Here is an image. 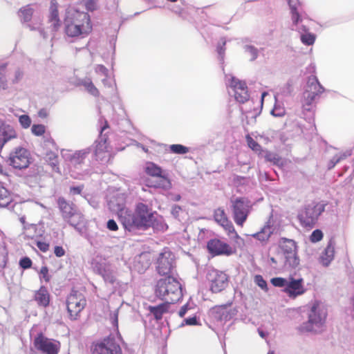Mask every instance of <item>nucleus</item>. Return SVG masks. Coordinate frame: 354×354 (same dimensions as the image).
<instances>
[{
	"label": "nucleus",
	"mask_w": 354,
	"mask_h": 354,
	"mask_svg": "<svg viewBox=\"0 0 354 354\" xmlns=\"http://www.w3.org/2000/svg\"><path fill=\"white\" fill-rule=\"evenodd\" d=\"M132 225L143 229L152 227L154 230L161 231L167 229V225L162 221L156 218L154 214L149 207L142 203L136 205L135 212L132 216Z\"/></svg>",
	"instance_id": "nucleus-1"
},
{
	"label": "nucleus",
	"mask_w": 354,
	"mask_h": 354,
	"mask_svg": "<svg viewBox=\"0 0 354 354\" xmlns=\"http://www.w3.org/2000/svg\"><path fill=\"white\" fill-rule=\"evenodd\" d=\"M154 292L159 299L173 304L183 297L181 285L172 276H167L158 280Z\"/></svg>",
	"instance_id": "nucleus-2"
},
{
	"label": "nucleus",
	"mask_w": 354,
	"mask_h": 354,
	"mask_svg": "<svg viewBox=\"0 0 354 354\" xmlns=\"http://www.w3.org/2000/svg\"><path fill=\"white\" fill-rule=\"evenodd\" d=\"M57 203L62 218L71 225L77 229L78 226L84 223V215L77 210L76 205L73 203L60 196L57 198Z\"/></svg>",
	"instance_id": "nucleus-3"
},
{
	"label": "nucleus",
	"mask_w": 354,
	"mask_h": 354,
	"mask_svg": "<svg viewBox=\"0 0 354 354\" xmlns=\"http://www.w3.org/2000/svg\"><path fill=\"white\" fill-rule=\"evenodd\" d=\"M327 317L326 308L319 301H315L308 314V322L304 323L299 328L301 332H311L315 327L324 325Z\"/></svg>",
	"instance_id": "nucleus-4"
},
{
	"label": "nucleus",
	"mask_w": 354,
	"mask_h": 354,
	"mask_svg": "<svg viewBox=\"0 0 354 354\" xmlns=\"http://www.w3.org/2000/svg\"><path fill=\"white\" fill-rule=\"evenodd\" d=\"M231 209L235 223L243 227L252 209L250 201L245 197L231 199Z\"/></svg>",
	"instance_id": "nucleus-5"
},
{
	"label": "nucleus",
	"mask_w": 354,
	"mask_h": 354,
	"mask_svg": "<svg viewBox=\"0 0 354 354\" xmlns=\"http://www.w3.org/2000/svg\"><path fill=\"white\" fill-rule=\"evenodd\" d=\"M66 305L68 318L72 321L77 320L86 306V299L82 292L73 289L66 297Z\"/></svg>",
	"instance_id": "nucleus-6"
},
{
	"label": "nucleus",
	"mask_w": 354,
	"mask_h": 354,
	"mask_svg": "<svg viewBox=\"0 0 354 354\" xmlns=\"http://www.w3.org/2000/svg\"><path fill=\"white\" fill-rule=\"evenodd\" d=\"M324 209L325 204L321 203L313 202L306 205L298 214L301 225L304 227H313Z\"/></svg>",
	"instance_id": "nucleus-7"
},
{
	"label": "nucleus",
	"mask_w": 354,
	"mask_h": 354,
	"mask_svg": "<svg viewBox=\"0 0 354 354\" xmlns=\"http://www.w3.org/2000/svg\"><path fill=\"white\" fill-rule=\"evenodd\" d=\"M145 173L151 177L157 178L156 181L148 180L146 185L149 187L169 189L171 187L169 179L162 175V169L156 164L149 162H147L145 168Z\"/></svg>",
	"instance_id": "nucleus-8"
},
{
	"label": "nucleus",
	"mask_w": 354,
	"mask_h": 354,
	"mask_svg": "<svg viewBox=\"0 0 354 354\" xmlns=\"http://www.w3.org/2000/svg\"><path fill=\"white\" fill-rule=\"evenodd\" d=\"M213 216L215 222L223 228L230 239L236 243L239 240L243 241L223 207H218L214 209Z\"/></svg>",
	"instance_id": "nucleus-9"
},
{
	"label": "nucleus",
	"mask_w": 354,
	"mask_h": 354,
	"mask_svg": "<svg viewBox=\"0 0 354 354\" xmlns=\"http://www.w3.org/2000/svg\"><path fill=\"white\" fill-rule=\"evenodd\" d=\"M35 348L43 354H58L61 344L58 340L48 338L42 333H39L34 339Z\"/></svg>",
	"instance_id": "nucleus-10"
},
{
	"label": "nucleus",
	"mask_w": 354,
	"mask_h": 354,
	"mask_svg": "<svg viewBox=\"0 0 354 354\" xmlns=\"http://www.w3.org/2000/svg\"><path fill=\"white\" fill-rule=\"evenodd\" d=\"M64 19L75 25H82L84 26V29L92 31L93 27L91 17L87 12H81L75 9H70L66 11Z\"/></svg>",
	"instance_id": "nucleus-11"
},
{
	"label": "nucleus",
	"mask_w": 354,
	"mask_h": 354,
	"mask_svg": "<svg viewBox=\"0 0 354 354\" xmlns=\"http://www.w3.org/2000/svg\"><path fill=\"white\" fill-rule=\"evenodd\" d=\"M207 248L212 256H230L236 252V250L228 243L216 238L210 239L207 242Z\"/></svg>",
	"instance_id": "nucleus-12"
},
{
	"label": "nucleus",
	"mask_w": 354,
	"mask_h": 354,
	"mask_svg": "<svg viewBox=\"0 0 354 354\" xmlns=\"http://www.w3.org/2000/svg\"><path fill=\"white\" fill-rule=\"evenodd\" d=\"M208 279L210 282V290L214 293L221 292L228 285L227 274L217 270H212L208 273Z\"/></svg>",
	"instance_id": "nucleus-13"
},
{
	"label": "nucleus",
	"mask_w": 354,
	"mask_h": 354,
	"mask_svg": "<svg viewBox=\"0 0 354 354\" xmlns=\"http://www.w3.org/2000/svg\"><path fill=\"white\" fill-rule=\"evenodd\" d=\"M10 165L19 169L27 168L30 165V153L27 149L19 147L10 155Z\"/></svg>",
	"instance_id": "nucleus-14"
},
{
	"label": "nucleus",
	"mask_w": 354,
	"mask_h": 354,
	"mask_svg": "<svg viewBox=\"0 0 354 354\" xmlns=\"http://www.w3.org/2000/svg\"><path fill=\"white\" fill-rule=\"evenodd\" d=\"M289 297L296 298L305 293L306 288L304 285V279L302 278L295 279L290 277L288 279L286 287L283 289Z\"/></svg>",
	"instance_id": "nucleus-15"
},
{
	"label": "nucleus",
	"mask_w": 354,
	"mask_h": 354,
	"mask_svg": "<svg viewBox=\"0 0 354 354\" xmlns=\"http://www.w3.org/2000/svg\"><path fill=\"white\" fill-rule=\"evenodd\" d=\"M230 86L234 91V97L237 102L243 104L249 100L248 87L245 82L233 77L231 79Z\"/></svg>",
	"instance_id": "nucleus-16"
},
{
	"label": "nucleus",
	"mask_w": 354,
	"mask_h": 354,
	"mask_svg": "<svg viewBox=\"0 0 354 354\" xmlns=\"http://www.w3.org/2000/svg\"><path fill=\"white\" fill-rule=\"evenodd\" d=\"M113 351L116 354H121V349L119 345L116 344L113 339L109 338L104 339L102 342L97 343L93 347V353L95 354H113Z\"/></svg>",
	"instance_id": "nucleus-17"
},
{
	"label": "nucleus",
	"mask_w": 354,
	"mask_h": 354,
	"mask_svg": "<svg viewBox=\"0 0 354 354\" xmlns=\"http://www.w3.org/2000/svg\"><path fill=\"white\" fill-rule=\"evenodd\" d=\"M58 3L56 0H51L48 15V22L53 31H57L61 26L62 21L59 18Z\"/></svg>",
	"instance_id": "nucleus-18"
},
{
	"label": "nucleus",
	"mask_w": 354,
	"mask_h": 354,
	"mask_svg": "<svg viewBox=\"0 0 354 354\" xmlns=\"http://www.w3.org/2000/svg\"><path fill=\"white\" fill-rule=\"evenodd\" d=\"M290 250L284 249L285 265L290 268H296L299 265V259L297 254L296 243L292 240H288Z\"/></svg>",
	"instance_id": "nucleus-19"
},
{
	"label": "nucleus",
	"mask_w": 354,
	"mask_h": 354,
	"mask_svg": "<svg viewBox=\"0 0 354 354\" xmlns=\"http://www.w3.org/2000/svg\"><path fill=\"white\" fill-rule=\"evenodd\" d=\"M84 26L75 25L72 22L64 19V32L66 35L70 37H77L81 35H88L91 33L84 28Z\"/></svg>",
	"instance_id": "nucleus-20"
},
{
	"label": "nucleus",
	"mask_w": 354,
	"mask_h": 354,
	"mask_svg": "<svg viewBox=\"0 0 354 354\" xmlns=\"http://www.w3.org/2000/svg\"><path fill=\"white\" fill-rule=\"evenodd\" d=\"M17 137V133L15 129L8 124H1L0 126V149L10 140Z\"/></svg>",
	"instance_id": "nucleus-21"
},
{
	"label": "nucleus",
	"mask_w": 354,
	"mask_h": 354,
	"mask_svg": "<svg viewBox=\"0 0 354 354\" xmlns=\"http://www.w3.org/2000/svg\"><path fill=\"white\" fill-rule=\"evenodd\" d=\"M174 268L171 259L162 255L158 259L157 271L160 275L171 276Z\"/></svg>",
	"instance_id": "nucleus-22"
},
{
	"label": "nucleus",
	"mask_w": 354,
	"mask_h": 354,
	"mask_svg": "<svg viewBox=\"0 0 354 354\" xmlns=\"http://www.w3.org/2000/svg\"><path fill=\"white\" fill-rule=\"evenodd\" d=\"M34 298L39 306L46 308L48 306L50 300V294L47 288L42 286L35 292Z\"/></svg>",
	"instance_id": "nucleus-23"
},
{
	"label": "nucleus",
	"mask_w": 354,
	"mask_h": 354,
	"mask_svg": "<svg viewBox=\"0 0 354 354\" xmlns=\"http://www.w3.org/2000/svg\"><path fill=\"white\" fill-rule=\"evenodd\" d=\"M13 201V194L0 181V208L8 207Z\"/></svg>",
	"instance_id": "nucleus-24"
},
{
	"label": "nucleus",
	"mask_w": 354,
	"mask_h": 354,
	"mask_svg": "<svg viewBox=\"0 0 354 354\" xmlns=\"http://www.w3.org/2000/svg\"><path fill=\"white\" fill-rule=\"evenodd\" d=\"M335 241L330 239L320 257V262L325 266L330 264L335 255Z\"/></svg>",
	"instance_id": "nucleus-25"
},
{
	"label": "nucleus",
	"mask_w": 354,
	"mask_h": 354,
	"mask_svg": "<svg viewBox=\"0 0 354 354\" xmlns=\"http://www.w3.org/2000/svg\"><path fill=\"white\" fill-rule=\"evenodd\" d=\"M171 304V302L165 301L164 303L156 306H149L148 307V310L151 314H153L156 320H160L162 318L163 315L169 311V305Z\"/></svg>",
	"instance_id": "nucleus-26"
},
{
	"label": "nucleus",
	"mask_w": 354,
	"mask_h": 354,
	"mask_svg": "<svg viewBox=\"0 0 354 354\" xmlns=\"http://www.w3.org/2000/svg\"><path fill=\"white\" fill-rule=\"evenodd\" d=\"M33 8L30 4L21 7L18 11V15L23 22H29L32 17Z\"/></svg>",
	"instance_id": "nucleus-27"
},
{
	"label": "nucleus",
	"mask_w": 354,
	"mask_h": 354,
	"mask_svg": "<svg viewBox=\"0 0 354 354\" xmlns=\"http://www.w3.org/2000/svg\"><path fill=\"white\" fill-rule=\"evenodd\" d=\"M308 89L306 91H313L315 93H322L324 92V88L319 82L315 75H311L308 77L307 82Z\"/></svg>",
	"instance_id": "nucleus-28"
},
{
	"label": "nucleus",
	"mask_w": 354,
	"mask_h": 354,
	"mask_svg": "<svg viewBox=\"0 0 354 354\" xmlns=\"http://www.w3.org/2000/svg\"><path fill=\"white\" fill-rule=\"evenodd\" d=\"M95 154L96 157L100 160L104 159L109 156L108 145L106 141L100 142L97 144L95 147Z\"/></svg>",
	"instance_id": "nucleus-29"
},
{
	"label": "nucleus",
	"mask_w": 354,
	"mask_h": 354,
	"mask_svg": "<svg viewBox=\"0 0 354 354\" xmlns=\"http://www.w3.org/2000/svg\"><path fill=\"white\" fill-rule=\"evenodd\" d=\"M319 93H315L313 91H306L304 93V102L303 107L307 110L310 111L311 109V106L313 102L315 101V97L318 95Z\"/></svg>",
	"instance_id": "nucleus-30"
},
{
	"label": "nucleus",
	"mask_w": 354,
	"mask_h": 354,
	"mask_svg": "<svg viewBox=\"0 0 354 354\" xmlns=\"http://www.w3.org/2000/svg\"><path fill=\"white\" fill-rule=\"evenodd\" d=\"M80 85L83 86L86 90L93 96L99 97L100 91L97 87L94 85L93 82L90 79H85L80 82Z\"/></svg>",
	"instance_id": "nucleus-31"
},
{
	"label": "nucleus",
	"mask_w": 354,
	"mask_h": 354,
	"mask_svg": "<svg viewBox=\"0 0 354 354\" xmlns=\"http://www.w3.org/2000/svg\"><path fill=\"white\" fill-rule=\"evenodd\" d=\"M272 234L271 228L269 225L264 226L261 230L252 236L261 241H268Z\"/></svg>",
	"instance_id": "nucleus-32"
},
{
	"label": "nucleus",
	"mask_w": 354,
	"mask_h": 354,
	"mask_svg": "<svg viewBox=\"0 0 354 354\" xmlns=\"http://www.w3.org/2000/svg\"><path fill=\"white\" fill-rule=\"evenodd\" d=\"M245 140L248 144V146L254 152L258 153V155L263 154V150L262 147L255 141L249 134L246 135Z\"/></svg>",
	"instance_id": "nucleus-33"
},
{
	"label": "nucleus",
	"mask_w": 354,
	"mask_h": 354,
	"mask_svg": "<svg viewBox=\"0 0 354 354\" xmlns=\"http://www.w3.org/2000/svg\"><path fill=\"white\" fill-rule=\"evenodd\" d=\"M264 158L266 161L272 162L274 165H277L281 162V158L273 152L269 151H263V152Z\"/></svg>",
	"instance_id": "nucleus-34"
},
{
	"label": "nucleus",
	"mask_w": 354,
	"mask_h": 354,
	"mask_svg": "<svg viewBox=\"0 0 354 354\" xmlns=\"http://www.w3.org/2000/svg\"><path fill=\"white\" fill-rule=\"evenodd\" d=\"M290 12H291V18L295 24H297L300 20V15L297 11V8L295 3H292L291 0H288Z\"/></svg>",
	"instance_id": "nucleus-35"
},
{
	"label": "nucleus",
	"mask_w": 354,
	"mask_h": 354,
	"mask_svg": "<svg viewBox=\"0 0 354 354\" xmlns=\"http://www.w3.org/2000/svg\"><path fill=\"white\" fill-rule=\"evenodd\" d=\"M170 151L176 154H185L189 151V149L180 144L171 145L169 147Z\"/></svg>",
	"instance_id": "nucleus-36"
},
{
	"label": "nucleus",
	"mask_w": 354,
	"mask_h": 354,
	"mask_svg": "<svg viewBox=\"0 0 354 354\" xmlns=\"http://www.w3.org/2000/svg\"><path fill=\"white\" fill-rule=\"evenodd\" d=\"M271 283L279 288H286L287 286L288 280L282 277H274L271 279Z\"/></svg>",
	"instance_id": "nucleus-37"
},
{
	"label": "nucleus",
	"mask_w": 354,
	"mask_h": 354,
	"mask_svg": "<svg viewBox=\"0 0 354 354\" xmlns=\"http://www.w3.org/2000/svg\"><path fill=\"white\" fill-rule=\"evenodd\" d=\"M301 40L306 45H312L315 41V36L312 33L304 34L301 36Z\"/></svg>",
	"instance_id": "nucleus-38"
},
{
	"label": "nucleus",
	"mask_w": 354,
	"mask_h": 354,
	"mask_svg": "<svg viewBox=\"0 0 354 354\" xmlns=\"http://www.w3.org/2000/svg\"><path fill=\"white\" fill-rule=\"evenodd\" d=\"M32 133L37 136H41L46 131V127L44 124H33L31 128Z\"/></svg>",
	"instance_id": "nucleus-39"
},
{
	"label": "nucleus",
	"mask_w": 354,
	"mask_h": 354,
	"mask_svg": "<svg viewBox=\"0 0 354 354\" xmlns=\"http://www.w3.org/2000/svg\"><path fill=\"white\" fill-rule=\"evenodd\" d=\"M323 238V233L320 230H315L310 235V239L311 242L316 243L321 241Z\"/></svg>",
	"instance_id": "nucleus-40"
},
{
	"label": "nucleus",
	"mask_w": 354,
	"mask_h": 354,
	"mask_svg": "<svg viewBox=\"0 0 354 354\" xmlns=\"http://www.w3.org/2000/svg\"><path fill=\"white\" fill-rule=\"evenodd\" d=\"M254 282L263 290H267V283L260 274H257L254 277Z\"/></svg>",
	"instance_id": "nucleus-41"
},
{
	"label": "nucleus",
	"mask_w": 354,
	"mask_h": 354,
	"mask_svg": "<svg viewBox=\"0 0 354 354\" xmlns=\"http://www.w3.org/2000/svg\"><path fill=\"white\" fill-rule=\"evenodd\" d=\"M19 121L20 124L25 129L28 128L31 124L30 118L27 115H22L19 117Z\"/></svg>",
	"instance_id": "nucleus-42"
},
{
	"label": "nucleus",
	"mask_w": 354,
	"mask_h": 354,
	"mask_svg": "<svg viewBox=\"0 0 354 354\" xmlns=\"http://www.w3.org/2000/svg\"><path fill=\"white\" fill-rule=\"evenodd\" d=\"M199 323L198 322L196 316H194L192 317L185 319L181 324V326L189 325V326H196L198 325Z\"/></svg>",
	"instance_id": "nucleus-43"
},
{
	"label": "nucleus",
	"mask_w": 354,
	"mask_h": 354,
	"mask_svg": "<svg viewBox=\"0 0 354 354\" xmlns=\"http://www.w3.org/2000/svg\"><path fill=\"white\" fill-rule=\"evenodd\" d=\"M32 261L29 257H24L19 261V266L24 269L30 268L32 266Z\"/></svg>",
	"instance_id": "nucleus-44"
},
{
	"label": "nucleus",
	"mask_w": 354,
	"mask_h": 354,
	"mask_svg": "<svg viewBox=\"0 0 354 354\" xmlns=\"http://www.w3.org/2000/svg\"><path fill=\"white\" fill-rule=\"evenodd\" d=\"M84 185H80L76 187H71L69 189L70 194L73 196L80 195L82 192V190L84 189Z\"/></svg>",
	"instance_id": "nucleus-45"
},
{
	"label": "nucleus",
	"mask_w": 354,
	"mask_h": 354,
	"mask_svg": "<svg viewBox=\"0 0 354 354\" xmlns=\"http://www.w3.org/2000/svg\"><path fill=\"white\" fill-rule=\"evenodd\" d=\"M40 274L46 283L50 281V276L48 273V268L46 266L41 267L40 270Z\"/></svg>",
	"instance_id": "nucleus-46"
},
{
	"label": "nucleus",
	"mask_w": 354,
	"mask_h": 354,
	"mask_svg": "<svg viewBox=\"0 0 354 354\" xmlns=\"http://www.w3.org/2000/svg\"><path fill=\"white\" fill-rule=\"evenodd\" d=\"M37 248L43 252H46L49 249V244L44 241H37L36 243Z\"/></svg>",
	"instance_id": "nucleus-47"
},
{
	"label": "nucleus",
	"mask_w": 354,
	"mask_h": 354,
	"mask_svg": "<svg viewBox=\"0 0 354 354\" xmlns=\"http://www.w3.org/2000/svg\"><path fill=\"white\" fill-rule=\"evenodd\" d=\"M8 88L7 80L6 75L3 73H0V90H5Z\"/></svg>",
	"instance_id": "nucleus-48"
},
{
	"label": "nucleus",
	"mask_w": 354,
	"mask_h": 354,
	"mask_svg": "<svg viewBox=\"0 0 354 354\" xmlns=\"http://www.w3.org/2000/svg\"><path fill=\"white\" fill-rule=\"evenodd\" d=\"M107 228L111 231H117L118 230V226L113 219H110L107 222Z\"/></svg>",
	"instance_id": "nucleus-49"
},
{
	"label": "nucleus",
	"mask_w": 354,
	"mask_h": 354,
	"mask_svg": "<svg viewBox=\"0 0 354 354\" xmlns=\"http://www.w3.org/2000/svg\"><path fill=\"white\" fill-rule=\"evenodd\" d=\"M225 45H226V41H225V40L223 39L222 41L221 44H218L217 46V52L221 57H223L225 54Z\"/></svg>",
	"instance_id": "nucleus-50"
},
{
	"label": "nucleus",
	"mask_w": 354,
	"mask_h": 354,
	"mask_svg": "<svg viewBox=\"0 0 354 354\" xmlns=\"http://www.w3.org/2000/svg\"><path fill=\"white\" fill-rule=\"evenodd\" d=\"M54 253L56 257H62L65 255V250L62 246H55L54 248Z\"/></svg>",
	"instance_id": "nucleus-51"
},
{
	"label": "nucleus",
	"mask_w": 354,
	"mask_h": 354,
	"mask_svg": "<svg viewBox=\"0 0 354 354\" xmlns=\"http://www.w3.org/2000/svg\"><path fill=\"white\" fill-rule=\"evenodd\" d=\"M23 72L20 71L19 69L17 70L15 73V79L12 80L13 83H17L19 82L23 77Z\"/></svg>",
	"instance_id": "nucleus-52"
},
{
	"label": "nucleus",
	"mask_w": 354,
	"mask_h": 354,
	"mask_svg": "<svg viewBox=\"0 0 354 354\" xmlns=\"http://www.w3.org/2000/svg\"><path fill=\"white\" fill-rule=\"evenodd\" d=\"M249 52L251 53L252 56V59H254L257 57V55H258V52H257V50L252 47V46H249L248 48Z\"/></svg>",
	"instance_id": "nucleus-53"
},
{
	"label": "nucleus",
	"mask_w": 354,
	"mask_h": 354,
	"mask_svg": "<svg viewBox=\"0 0 354 354\" xmlns=\"http://www.w3.org/2000/svg\"><path fill=\"white\" fill-rule=\"evenodd\" d=\"M187 305L183 306L178 312V315L180 317H183L185 315L186 313L187 312Z\"/></svg>",
	"instance_id": "nucleus-54"
},
{
	"label": "nucleus",
	"mask_w": 354,
	"mask_h": 354,
	"mask_svg": "<svg viewBox=\"0 0 354 354\" xmlns=\"http://www.w3.org/2000/svg\"><path fill=\"white\" fill-rule=\"evenodd\" d=\"M227 308V305H221V306H216L213 308V310L216 313H218L223 310H225Z\"/></svg>",
	"instance_id": "nucleus-55"
},
{
	"label": "nucleus",
	"mask_w": 354,
	"mask_h": 354,
	"mask_svg": "<svg viewBox=\"0 0 354 354\" xmlns=\"http://www.w3.org/2000/svg\"><path fill=\"white\" fill-rule=\"evenodd\" d=\"M118 310H115L113 315V324L115 326H118Z\"/></svg>",
	"instance_id": "nucleus-56"
},
{
	"label": "nucleus",
	"mask_w": 354,
	"mask_h": 354,
	"mask_svg": "<svg viewBox=\"0 0 354 354\" xmlns=\"http://www.w3.org/2000/svg\"><path fill=\"white\" fill-rule=\"evenodd\" d=\"M0 174L3 176H8V174L3 169V165L0 163Z\"/></svg>",
	"instance_id": "nucleus-57"
},
{
	"label": "nucleus",
	"mask_w": 354,
	"mask_h": 354,
	"mask_svg": "<svg viewBox=\"0 0 354 354\" xmlns=\"http://www.w3.org/2000/svg\"><path fill=\"white\" fill-rule=\"evenodd\" d=\"M272 114L274 116H279V117H281V116H283L284 115V113H279V112H277V113H275V111L273 110L272 111Z\"/></svg>",
	"instance_id": "nucleus-58"
},
{
	"label": "nucleus",
	"mask_w": 354,
	"mask_h": 354,
	"mask_svg": "<svg viewBox=\"0 0 354 354\" xmlns=\"http://www.w3.org/2000/svg\"><path fill=\"white\" fill-rule=\"evenodd\" d=\"M272 114L274 116H279V117H281V116H283L284 115V113H279V112H277V113H275V111L273 110L272 111Z\"/></svg>",
	"instance_id": "nucleus-59"
},
{
	"label": "nucleus",
	"mask_w": 354,
	"mask_h": 354,
	"mask_svg": "<svg viewBox=\"0 0 354 354\" xmlns=\"http://www.w3.org/2000/svg\"><path fill=\"white\" fill-rule=\"evenodd\" d=\"M107 128H109V124H108L107 121H105L104 125L102 127L101 133H102V131H104Z\"/></svg>",
	"instance_id": "nucleus-60"
},
{
	"label": "nucleus",
	"mask_w": 354,
	"mask_h": 354,
	"mask_svg": "<svg viewBox=\"0 0 354 354\" xmlns=\"http://www.w3.org/2000/svg\"><path fill=\"white\" fill-rule=\"evenodd\" d=\"M288 241H286V244L283 245V250L284 251V249H287L288 250H290V248L288 247Z\"/></svg>",
	"instance_id": "nucleus-61"
},
{
	"label": "nucleus",
	"mask_w": 354,
	"mask_h": 354,
	"mask_svg": "<svg viewBox=\"0 0 354 354\" xmlns=\"http://www.w3.org/2000/svg\"><path fill=\"white\" fill-rule=\"evenodd\" d=\"M5 266H6V263L4 262V263L0 264V269L4 268Z\"/></svg>",
	"instance_id": "nucleus-62"
},
{
	"label": "nucleus",
	"mask_w": 354,
	"mask_h": 354,
	"mask_svg": "<svg viewBox=\"0 0 354 354\" xmlns=\"http://www.w3.org/2000/svg\"><path fill=\"white\" fill-rule=\"evenodd\" d=\"M6 68V65L0 66V71H3Z\"/></svg>",
	"instance_id": "nucleus-63"
},
{
	"label": "nucleus",
	"mask_w": 354,
	"mask_h": 354,
	"mask_svg": "<svg viewBox=\"0 0 354 354\" xmlns=\"http://www.w3.org/2000/svg\"><path fill=\"white\" fill-rule=\"evenodd\" d=\"M142 149H143V151H144L145 152H146V153H148V152H149L148 149H147V148H145V147H142Z\"/></svg>",
	"instance_id": "nucleus-64"
}]
</instances>
